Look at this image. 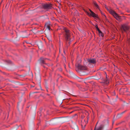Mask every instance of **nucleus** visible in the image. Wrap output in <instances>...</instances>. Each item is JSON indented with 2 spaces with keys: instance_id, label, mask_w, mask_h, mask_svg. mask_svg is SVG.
<instances>
[{
  "instance_id": "nucleus-11",
  "label": "nucleus",
  "mask_w": 130,
  "mask_h": 130,
  "mask_svg": "<svg viewBox=\"0 0 130 130\" xmlns=\"http://www.w3.org/2000/svg\"><path fill=\"white\" fill-rule=\"evenodd\" d=\"M93 4L96 7V8L98 9H99V7L98 5V4H97L95 2H93Z\"/></svg>"
},
{
  "instance_id": "nucleus-6",
  "label": "nucleus",
  "mask_w": 130,
  "mask_h": 130,
  "mask_svg": "<svg viewBox=\"0 0 130 130\" xmlns=\"http://www.w3.org/2000/svg\"><path fill=\"white\" fill-rule=\"evenodd\" d=\"M88 61L90 63L93 64H95L96 63V60L94 58H91L88 59Z\"/></svg>"
},
{
  "instance_id": "nucleus-10",
  "label": "nucleus",
  "mask_w": 130,
  "mask_h": 130,
  "mask_svg": "<svg viewBox=\"0 0 130 130\" xmlns=\"http://www.w3.org/2000/svg\"><path fill=\"white\" fill-rule=\"evenodd\" d=\"M104 83L107 85L109 83V81L107 76H106V79H105L104 80Z\"/></svg>"
},
{
  "instance_id": "nucleus-18",
  "label": "nucleus",
  "mask_w": 130,
  "mask_h": 130,
  "mask_svg": "<svg viewBox=\"0 0 130 130\" xmlns=\"http://www.w3.org/2000/svg\"><path fill=\"white\" fill-rule=\"evenodd\" d=\"M66 48H68V46H66Z\"/></svg>"
},
{
  "instance_id": "nucleus-17",
  "label": "nucleus",
  "mask_w": 130,
  "mask_h": 130,
  "mask_svg": "<svg viewBox=\"0 0 130 130\" xmlns=\"http://www.w3.org/2000/svg\"><path fill=\"white\" fill-rule=\"evenodd\" d=\"M124 112H124H122V113H123Z\"/></svg>"
},
{
  "instance_id": "nucleus-15",
  "label": "nucleus",
  "mask_w": 130,
  "mask_h": 130,
  "mask_svg": "<svg viewBox=\"0 0 130 130\" xmlns=\"http://www.w3.org/2000/svg\"><path fill=\"white\" fill-rule=\"evenodd\" d=\"M47 27L48 29L50 30V27L49 26H47Z\"/></svg>"
},
{
  "instance_id": "nucleus-4",
  "label": "nucleus",
  "mask_w": 130,
  "mask_h": 130,
  "mask_svg": "<svg viewBox=\"0 0 130 130\" xmlns=\"http://www.w3.org/2000/svg\"><path fill=\"white\" fill-rule=\"evenodd\" d=\"M52 6V4L50 3L45 4L43 5V8L47 10L51 9Z\"/></svg>"
},
{
  "instance_id": "nucleus-3",
  "label": "nucleus",
  "mask_w": 130,
  "mask_h": 130,
  "mask_svg": "<svg viewBox=\"0 0 130 130\" xmlns=\"http://www.w3.org/2000/svg\"><path fill=\"white\" fill-rule=\"evenodd\" d=\"M121 29L122 31H124L127 33V32L129 29V27L126 24L122 25Z\"/></svg>"
},
{
  "instance_id": "nucleus-13",
  "label": "nucleus",
  "mask_w": 130,
  "mask_h": 130,
  "mask_svg": "<svg viewBox=\"0 0 130 130\" xmlns=\"http://www.w3.org/2000/svg\"><path fill=\"white\" fill-rule=\"evenodd\" d=\"M98 33H99V35L100 36L102 37H103V36L104 35H103V34L102 32L100 30L98 31Z\"/></svg>"
},
{
  "instance_id": "nucleus-8",
  "label": "nucleus",
  "mask_w": 130,
  "mask_h": 130,
  "mask_svg": "<svg viewBox=\"0 0 130 130\" xmlns=\"http://www.w3.org/2000/svg\"><path fill=\"white\" fill-rule=\"evenodd\" d=\"M47 59L46 58H44L43 57H42L40 59V61L41 63L43 64L44 63V61L46 59Z\"/></svg>"
},
{
  "instance_id": "nucleus-16",
  "label": "nucleus",
  "mask_w": 130,
  "mask_h": 130,
  "mask_svg": "<svg viewBox=\"0 0 130 130\" xmlns=\"http://www.w3.org/2000/svg\"><path fill=\"white\" fill-rule=\"evenodd\" d=\"M101 13L102 15H104V16H105V17H106V16L104 13Z\"/></svg>"
},
{
  "instance_id": "nucleus-2",
  "label": "nucleus",
  "mask_w": 130,
  "mask_h": 130,
  "mask_svg": "<svg viewBox=\"0 0 130 130\" xmlns=\"http://www.w3.org/2000/svg\"><path fill=\"white\" fill-rule=\"evenodd\" d=\"M89 10L90 11L91 13H90L89 12L87 11H85V12L87 13L88 15L90 17L92 16L95 19H98L99 18L98 17V15L96 14H95L92 11H91L90 9H89Z\"/></svg>"
},
{
  "instance_id": "nucleus-7",
  "label": "nucleus",
  "mask_w": 130,
  "mask_h": 130,
  "mask_svg": "<svg viewBox=\"0 0 130 130\" xmlns=\"http://www.w3.org/2000/svg\"><path fill=\"white\" fill-rule=\"evenodd\" d=\"M110 13L114 17L115 15H117V13H116L114 11L110 10H109Z\"/></svg>"
},
{
  "instance_id": "nucleus-1",
  "label": "nucleus",
  "mask_w": 130,
  "mask_h": 130,
  "mask_svg": "<svg viewBox=\"0 0 130 130\" xmlns=\"http://www.w3.org/2000/svg\"><path fill=\"white\" fill-rule=\"evenodd\" d=\"M64 30L65 32V36L66 44H67V43H68L70 44L71 41L70 31L66 28H65Z\"/></svg>"
},
{
  "instance_id": "nucleus-12",
  "label": "nucleus",
  "mask_w": 130,
  "mask_h": 130,
  "mask_svg": "<svg viewBox=\"0 0 130 130\" xmlns=\"http://www.w3.org/2000/svg\"><path fill=\"white\" fill-rule=\"evenodd\" d=\"M102 127L101 126H100L99 127L97 128H95L94 130H102Z\"/></svg>"
},
{
  "instance_id": "nucleus-9",
  "label": "nucleus",
  "mask_w": 130,
  "mask_h": 130,
  "mask_svg": "<svg viewBox=\"0 0 130 130\" xmlns=\"http://www.w3.org/2000/svg\"><path fill=\"white\" fill-rule=\"evenodd\" d=\"M114 17L118 20H120L121 19V17L119 16L117 14V15H115Z\"/></svg>"
},
{
  "instance_id": "nucleus-14",
  "label": "nucleus",
  "mask_w": 130,
  "mask_h": 130,
  "mask_svg": "<svg viewBox=\"0 0 130 130\" xmlns=\"http://www.w3.org/2000/svg\"><path fill=\"white\" fill-rule=\"evenodd\" d=\"M95 27L96 28V30L97 31H99L100 30L99 29V28H98V26L97 25H96L95 26Z\"/></svg>"
},
{
  "instance_id": "nucleus-5",
  "label": "nucleus",
  "mask_w": 130,
  "mask_h": 130,
  "mask_svg": "<svg viewBox=\"0 0 130 130\" xmlns=\"http://www.w3.org/2000/svg\"><path fill=\"white\" fill-rule=\"evenodd\" d=\"M76 66L80 70H86L87 69V68L86 66H82L79 64H76Z\"/></svg>"
}]
</instances>
